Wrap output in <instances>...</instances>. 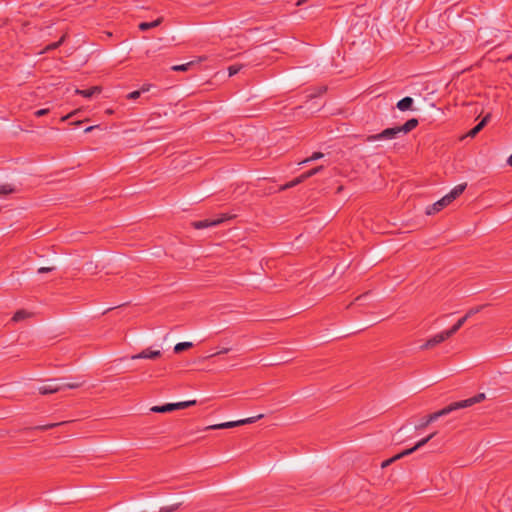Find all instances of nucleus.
<instances>
[{
	"mask_svg": "<svg viewBox=\"0 0 512 512\" xmlns=\"http://www.w3.org/2000/svg\"><path fill=\"white\" fill-rule=\"evenodd\" d=\"M450 204L448 198L446 196L442 197L440 200L432 204L431 206H428L426 209V214L432 215L439 211H441L443 208L448 206Z\"/></svg>",
	"mask_w": 512,
	"mask_h": 512,
	"instance_id": "8",
	"label": "nucleus"
},
{
	"mask_svg": "<svg viewBox=\"0 0 512 512\" xmlns=\"http://www.w3.org/2000/svg\"><path fill=\"white\" fill-rule=\"evenodd\" d=\"M75 92H76V94L82 95L85 98H91L95 94L100 93L101 92V88L99 86H93V87H91L89 89H85V90L76 89Z\"/></svg>",
	"mask_w": 512,
	"mask_h": 512,
	"instance_id": "15",
	"label": "nucleus"
},
{
	"mask_svg": "<svg viewBox=\"0 0 512 512\" xmlns=\"http://www.w3.org/2000/svg\"><path fill=\"white\" fill-rule=\"evenodd\" d=\"M207 429L218 430V429H226V428L224 426V423H220V424L210 425L207 427Z\"/></svg>",
	"mask_w": 512,
	"mask_h": 512,
	"instance_id": "33",
	"label": "nucleus"
},
{
	"mask_svg": "<svg viewBox=\"0 0 512 512\" xmlns=\"http://www.w3.org/2000/svg\"><path fill=\"white\" fill-rule=\"evenodd\" d=\"M262 417H263V415L260 414L255 417H249V418L242 419V420L224 422V426L226 429H228V428H233V427H237V426H241V425H245V424H251V423H254L257 420L261 419Z\"/></svg>",
	"mask_w": 512,
	"mask_h": 512,
	"instance_id": "10",
	"label": "nucleus"
},
{
	"mask_svg": "<svg viewBox=\"0 0 512 512\" xmlns=\"http://www.w3.org/2000/svg\"><path fill=\"white\" fill-rule=\"evenodd\" d=\"M162 18H157L156 20L152 21V22H142L139 24V29L141 31H147L151 28H155V27H158L161 23H162Z\"/></svg>",
	"mask_w": 512,
	"mask_h": 512,
	"instance_id": "17",
	"label": "nucleus"
},
{
	"mask_svg": "<svg viewBox=\"0 0 512 512\" xmlns=\"http://www.w3.org/2000/svg\"><path fill=\"white\" fill-rule=\"evenodd\" d=\"M94 128H95L94 126L87 127V128L85 129V132H86V133H87V132H91Z\"/></svg>",
	"mask_w": 512,
	"mask_h": 512,
	"instance_id": "37",
	"label": "nucleus"
},
{
	"mask_svg": "<svg viewBox=\"0 0 512 512\" xmlns=\"http://www.w3.org/2000/svg\"><path fill=\"white\" fill-rule=\"evenodd\" d=\"M243 68V65L241 64H234L228 67V73L229 76L236 75L241 69Z\"/></svg>",
	"mask_w": 512,
	"mask_h": 512,
	"instance_id": "25",
	"label": "nucleus"
},
{
	"mask_svg": "<svg viewBox=\"0 0 512 512\" xmlns=\"http://www.w3.org/2000/svg\"><path fill=\"white\" fill-rule=\"evenodd\" d=\"M193 344L191 342H180L174 346L175 353H181L184 350L191 348Z\"/></svg>",
	"mask_w": 512,
	"mask_h": 512,
	"instance_id": "21",
	"label": "nucleus"
},
{
	"mask_svg": "<svg viewBox=\"0 0 512 512\" xmlns=\"http://www.w3.org/2000/svg\"><path fill=\"white\" fill-rule=\"evenodd\" d=\"M15 192V188L11 184H1L0 194L8 195Z\"/></svg>",
	"mask_w": 512,
	"mask_h": 512,
	"instance_id": "23",
	"label": "nucleus"
},
{
	"mask_svg": "<svg viewBox=\"0 0 512 512\" xmlns=\"http://www.w3.org/2000/svg\"><path fill=\"white\" fill-rule=\"evenodd\" d=\"M413 103H414L413 98L406 96L397 102L396 107L400 111H407V110L412 109Z\"/></svg>",
	"mask_w": 512,
	"mask_h": 512,
	"instance_id": "13",
	"label": "nucleus"
},
{
	"mask_svg": "<svg viewBox=\"0 0 512 512\" xmlns=\"http://www.w3.org/2000/svg\"><path fill=\"white\" fill-rule=\"evenodd\" d=\"M28 316H29V314H28L25 310H19V311H17V312L14 314V316H13L12 320H13V321H15V322H18V321H20V320L25 319V318H26V317H28Z\"/></svg>",
	"mask_w": 512,
	"mask_h": 512,
	"instance_id": "24",
	"label": "nucleus"
},
{
	"mask_svg": "<svg viewBox=\"0 0 512 512\" xmlns=\"http://www.w3.org/2000/svg\"><path fill=\"white\" fill-rule=\"evenodd\" d=\"M305 1H306V0H298V1H297V3H296V5H297V6H300V5H302Z\"/></svg>",
	"mask_w": 512,
	"mask_h": 512,
	"instance_id": "38",
	"label": "nucleus"
},
{
	"mask_svg": "<svg viewBox=\"0 0 512 512\" xmlns=\"http://www.w3.org/2000/svg\"><path fill=\"white\" fill-rule=\"evenodd\" d=\"M180 504H174V505H170V506H164L160 509L159 512H174L175 510L178 509Z\"/></svg>",
	"mask_w": 512,
	"mask_h": 512,
	"instance_id": "29",
	"label": "nucleus"
},
{
	"mask_svg": "<svg viewBox=\"0 0 512 512\" xmlns=\"http://www.w3.org/2000/svg\"><path fill=\"white\" fill-rule=\"evenodd\" d=\"M411 454V450H404L402 451L401 453H398L396 454L395 456L387 459V460H384L382 463H381V468H386L388 467L390 464H392L393 462H395L396 460H399L401 458H403L404 456H407V455H410Z\"/></svg>",
	"mask_w": 512,
	"mask_h": 512,
	"instance_id": "16",
	"label": "nucleus"
},
{
	"mask_svg": "<svg viewBox=\"0 0 512 512\" xmlns=\"http://www.w3.org/2000/svg\"><path fill=\"white\" fill-rule=\"evenodd\" d=\"M141 94H142V91L135 90V91L130 92L127 95V98L131 99V100H135V99L139 98L141 96Z\"/></svg>",
	"mask_w": 512,
	"mask_h": 512,
	"instance_id": "30",
	"label": "nucleus"
},
{
	"mask_svg": "<svg viewBox=\"0 0 512 512\" xmlns=\"http://www.w3.org/2000/svg\"><path fill=\"white\" fill-rule=\"evenodd\" d=\"M365 295L366 294L360 295L359 297L356 298V300L358 301V300L362 299L363 297H365Z\"/></svg>",
	"mask_w": 512,
	"mask_h": 512,
	"instance_id": "39",
	"label": "nucleus"
},
{
	"mask_svg": "<svg viewBox=\"0 0 512 512\" xmlns=\"http://www.w3.org/2000/svg\"><path fill=\"white\" fill-rule=\"evenodd\" d=\"M419 122L416 118H411L403 125L399 126L402 134H407L418 126Z\"/></svg>",
	"mask_w": 512,
	"mask_h": 512,
	"instance_id": "14",
	"label": "nucleus"
},
{
	"mask_svg": "<svg viewBox=\"0 0 512 512\" xmlns=\"http://www.w3.org/2000/svg\"><path fill=\"white\" fill-rule=\"evenodd\" d=\"M192 65H193V62H188V63L181 64V65H175L172 67V70L184 72V71H187Z\"/></svg>",
	"mask_w": 512,
	"mask_h": 512,
	"instance_id": "26",
	"label": "nucleus"
},
{
	"mask_svg": "<svg viewBox=\"0 0 512 512\" xmlns=\"http://www.w3.org/2000/svg\"><path fill=\"white\" fill-rule=\"evenodd\" d=\"M195 404L196 400H189L178 403H167L161 406H153L150 410L154 413H167L178 409H185Z\"/></svg>",
	"mask_w": 512,
	"mask_h": 512,
	"instance_id": "2",
	"label": "nucleus"
},
{
	"mask_svg": "<svg viewBox=\"0 0 512 512\" xmlns=\"http://www.w3.org/2000/svg\"><path fill=\"white\" fill-rule=\"evenodd\" d=\"M466 183L455 186L446 196L449 202L452 203L457 197H459L466 189Z\"/></svg>",
	"mask_w": 512,
	"mask_h": 512,
	"instance_id": "11",
	"label": "nucleus"
},
{
	"mask_svg": "<svg viewBox=\"0 0 512 512\" xmlns=\"http://www.w3.org/2000/svg\"><path fill=\"white\" fill-rule=\"evenodd\" d=\"M324 155L321 152H314L309 158L303 160L301 163H307L322 158Z\"/></svg>",
	"mask_w": 512,
	"mask_h": 512,
	"instance_id": "28",
	"label": "nucleus"
},
{
	"mask_svg": "<svg viewBox=\"0 0 512 512\" xmlns=\"http://www.w3.org/2000/svg\"><path fill=\"white\" fill-rule=\"evenodd\" d=\"M161 356V352L159 350H152L151 348L144 349L140 353L133 355L131 358L135 359H156Z\"/></svg>",
	"mask_w": 512,
	"mask_h": 512,
	"instance_id": "9",
	"label": "nucleus"
},
{
	"mask_svg": "<svg viewBox=\"0 0 512 512\" xmlns=\"http://www.w3.org/2000/svg\"><path fill=\"white\" fill-rule=\"evenodd\" d=\"M227 219H229V217H227L226 215H222L221 217H218L215 219H204V220H199V221H193L191 223V225L193 228L200 230V229L217 226V225L223 223Z\"/></svg>",
	"mask_w": 512,
	"mask_h": 512,
	"instance_id": "5",
	"label": "nucleus"
},
{
	"mask_svg": "<svg viewBox=\"0 0 512 512\" xmlns=\"http://www.w3.org/2000/svg\"><path fill=\"white\" fill-rule=\"evenodd\" d=\"M401 134L399 126L386 128L382 132L369 135L366 138L368 142L380 141V140H392L397 138Z\"/></svg>",
	"mask_w": 512,
	"mask_h": 512,
	"instance_id": "4",
	"label": "nucleus"
},
{
	"mask_svg": "<svg viewBox=\"0 0 512 512\" xmlns=\"http://www.w3.org/2000/svg\"><path fill=\"white\" fill-rule=\"evenodd\" d=\"M231 349L230 348H223L221 349L220 351L212 354L210 357H213V356H217V355H220V354H226L230 351Z\"/></svg>",
	"mask_w": 512,
	"mask_h": 512,
	"instance_id": "34",
	"label": "nucleus"
},
{
	"mask_svg": "<svg viewBox=\"0 0 512 512\" xmlns=\"http://www.w3.org/2000/svg\"><path fill=\"white\" fill-rule=\"evenodd\" d=\"M55 270V267H40L38 273H48Z\"/></svg>",
	"mask_w": 512,
	"mask_h": 512,
	"instance_id": "32",
	"label": "nucleus"
},
{
	"mask_svg": "<svg viewBox=\"0 0 512 512\" xmlns=\"http://www.w3.org/2000/svg\"><path fill=\"white\" fill-rule=\"evenodd\" d=\"M48 113H49V109H46V108L45 109H39V110H37L35 112V116L36 117H42V116H44V115H46Z\"/></svg>",
	"mask_w": 512,
	"mask_h": 512,
	"instance_id": "31",
	"label": "nucleus"
},
{
	"mask_svg": "<svg viewBox=\"0 0 512 512\" xmlns=\"http://www.w3.org/2000/svg\"><path fill=\"white\" fill-rule=\"evenodd\" d=\"M450 337H451V335L448 333L447 330L442 331V332L436 334L435 336H433L432 338L428 339L426 341V343L422 346V348H425V349L432 348V347L444 342L446 339H448Z\"/></svg>",
	"mask_w": 512,
	"mask_h": 512,
	"instance_id": "7",
	"label": "nucleus"
},
{
	"mask_svg": "<svg viewBox=\"0 0 512 512\" xmlns=\"http://www.w3.org/2000/svg\"><path fill=\"white\" fill-rule=\"evenodd\" d=\"M81 385H82V383H79V382L63 383V384L51 383V384H47V385H43V386L39 387L38 391L42 395H47V394L57 393L66 388L76 389V388H79Z\"/></svg>",
	"mask_w": 512,
	"mask_h": 512,
	"instance_id": "3",
	"label": "nucleus"
},
{
	"mask_svg": "<svg viewBox=\"0 0 512 512\" xmlns=\"http://www.w3.org/2000/svg\"><path fill=\"white\" fill-rule=\"evenodd\" d=\"M468 320L467 316L464 315L462 318H460L450 329H448V333L452 336L454 335Z\"/></svg>",
	"mask_w": 512,
	"mask_h": 512,
	"instance_id": "19",
	"label": "nucleus"
},
{
	"mask_svg": "<svg viewBox=\"0 0 512 512\" xmlns=\"http://www.w3.org/2000/svg\"><path fill=\"white\" fill-rule=\"evenodd\" d=\"M507 164L509 166H512V154L509 156V158L507 159Z\"/></svg>",
	"mask_w": 512,
	"mask_h": 512,
	"instance_id": "36",
	"label": "nucleus"
},
{
	"mask_svg": "<svg viewBox=\"0 0 512 512\" xmlns=\"http://www.w3.org/2000/svg\"><path fill=\"white\" fill-rule=\"evenodd\" d=\"M64 40H65V36H62V37L60 38V40H59V41H57V42H53V43H51V44L47 45V46L44 48V51H42V53L49 52V51H52V50L57 49L59 46H61V45H62V43L64 42Z\"/></svg>",
	"mask_w": 512,
	"mask_h": 512,
	"instance_id": "22",
	"label": "nucleus"
},
{
	"mask_svg": "<svg viewBox=\"0 0 512 512\" xmlns=\"http://www.w3.org/2000/svg\"><path fill=\"white\" fill-rule=\"evenodd\" d=\"M490 117V114L485 115L483 119L469 131L468 136L475 137L487 125Z\"/></svg>",
	"mask_w": 512,
	"mask_h": 512,
	"instance_id": "12",
	"label": "nucleus"
},
{
	"mask_svg": "<svg viewBox=\"0 0 512 512\" xmlns=\"http://www.w3.org/2000/svg\"><path fill=\"white\" fill-rule=\"evenodd\" d=\"M437 433L436 432H433L431 433L430 435H428L427 437L421 439L420 441H418L415 446H413L412 448H409L408 450H411V454L418 450L419 448L423 447L424 445H426L431 439H433L435 437Z\"/></svg>",
	"mask_w": 512,
	"mask_h": 512,
	"instance_id": "18",
	"label": "nucleus"
},
{
	"mask_svg": "<svg viewBox=\"0 0 512 512\" xmlns=\"http://www.w3.org/2000/svg\"><path fill=\"white\" fill-rule=\"evenodd\" d=\"M322 169H323V166H318L316 168H313V169L303 173L302 175H300L299 177L295 178L294 180H292V181L286 183L285 185L281 186V190H286V189H289V188H292V187L298 185L299 183H302L304 180L314 176L315 174L320 172Z\"/></svg>",
	"mask_w": 512,
	"mask_h": 512,
	"instance_id": "6",
	"label": "nucleus"
},
{
	"mask_svg": "<svg viewBox=\"0 0 512 512\" xmlns=\"http://www.w3.org/2000/svg\"><path fill=\"white\" fill-rule=\"evenodd\" d=\"M68 423L69 422H67V421L57 422V423H50V424L36 426L35 429L36 430L45 431V430H49V429H52V428H55V427H58V426L66 425Z\"/></svg>",
	"mask_w": 512,
	"mask_h": 512,
	"instance_id": "20",
	"label": "nucleus"
},
{
	"mask_svg": "<svg viewBox=\"0 0 512 512\" xmlns=\"http://www.w3.org/2000/svg\"><path fill=\"white\" fill-rule=\"evenodd\" d=\"M150 85H143L139 91H142V93L149 91Z\"/></svg>",
	"mask_w": 512,
	"mask_h": 512,
	"instance_id": "35",
	"label": "nucleus"
},
{
	"mask_svg": "<svg viewBox=\"0 0 512 512\" xmlns=\"http://www.w3.org/2000/svg\"><path fill=\"white\" fill-rule=\"evenodd\" d=\"M486 305H480V306H477V307H473L471 309H469L467 311V313L465 314L467 316V318L469 319L470 317H472L473 315L479 313L480 311H482V309L485 307Z\"/></svg>",
	"mask_w": 512,
	"mask_h": 512,
	"instance_id": "27",
	"label": "nucleus"
},
{
	"mask_svg": "<svg viewBox=\"0 0 512 512\" xmlns=\"http://www.w3.org/2000/svg\"><path fill=\"white\" fill-rule=\"evenodd\" d=\"M485 398H486V396H485L484 393H479V394H477V395H475V396H473L471 398H468V399H465V400H461V401H457V402H453V403L449 404L448 406L444 407L443 409H441V410H439L437 412L429 414L427 417L422 419V421L418 425H416L415 428L417 430L424 429L430 423L436 421L440 417L446 416V415L450 414L453 411H456V410H459V409H464V408L470 407V406H472L474 404L480 403Z\"/></svg>",
	"mask_w": 512,
	"mask_h": 512,
	"instance_id": "1",
	"label": "nucleus"
}]
</instances>
